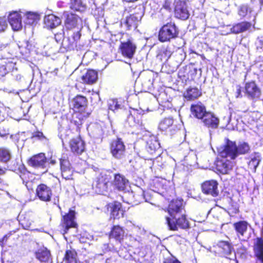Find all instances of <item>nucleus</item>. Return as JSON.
<instances>
[{
	"instance_id": "obj_1",
	"label": "nucleus",
	"mask_w": 263,
	"mask_h": 263,
	"mask_svg": "<svg viewBox=\"0 0 263 263\" xmlns=\"http://www.w3.org/2000/svg\"><path fill=\"white\" fill-rule=\"evenodd\" d=\"M178 34L177 27L174 23L163 25L159 32V40L162 42L169 41L176 37Z\"/></svg>"
},
{
	"instance_id": "obj_2",
	"label": "nucleus",
	"mask_w": 263,
	"mask_h": 263,
	"mask_svg": "<svg viewBox=\"0 0 263 263\" xmlns=\"http://www.w3.org/2000/svg\"><path fill=\"white\" fill-rule=\"evenodd\" d=\"M219 156L234 160L237 157V146L235 142L227 140L226 144L218 148Z\"/></svg>"
},
{
	"instance_id": "obj_3",
	"label": "nucleus",
	"mask_w": 263,
	"mask_h": 263,
	"mask_svg": "<svg viewBox=\"0 0 263 263\" xmlns=\"http://www.w3.org/2000/svg\"><path fill=\"white\" fill-rule=\"evenodd\" d=\"M166 222L169 229L171 230H177L178 228L186 229L189 227V223L183 213L180 214L175 218L166 217Z\"/></svg>"
},
{
	"instance_id": "obj_4",
	"label": "nucleus",
	"mask_w": 263,
	"mask_h": 263,
	"mask_svg": "<svg viewBox=\"0 0 263 263\" xmlns=\"http://www.w3.org/2000/svg\"><path fill=\"white\" fill-rule=\"evenodd\" d=\"M110 151L112 156L117 159H122L125 157V146L121 139L112 141Z\"/></svg>"
},
{
	"instance_id": "obj_5",
	"label": "nucleus",
	"mask_w": 263,
	"mask_h": 263,
	"mask_svg": "<svg viewBox=\"0 0 263 263\" xmlns=\"http://www.w3.org/2000/svg\"><path fill=\"white\" fill-rule=\"evenodd\" d=\"M111 179L109 175L101 173L97 178L93 186L98 194H104L107 191L108 184Z\"/></svg>"
},
{
	"instance_id": "obj_6",
	"label": "nucleus",
	"mask_w": 263,
	"mask_h": 263,
	"mask_svg": "<svg viewBox=\"0 0 263 263\" xmlns=\"http://www.w3.org/2000/svg\"><path fill=\"white\" fill-rule=\"evenodd\" d=\"M175 16L182 20H187L190 16L186 3L184 0H175Z\"/></svg>"
},
{
	"instance_id": "obj_7",
	"label": "nucleus",
	"mask_w": 263,
	"mask_h": 263,
	"mask_svg": "<svg viewBox=\"0 0 263 263\" xmlns=\"http://www.w3.org/2000/svg\"><path fill=\"white\" fill-rule=\"evenodd\" d=\"M137 46L131 40L122 42L119 47V50L122 55L128 59H132L136 52Z\"/></svg>"
},
{
	"instance_id": "obj_8",
	"label": "nucleus",
	"mask_w": 263,
	"mask_h": 263,
	"mask_svg": "<svg viewBox=\"0 0 263 263\" xmlns=\"http://www.w3.org/2000/svg\"><path fill=\"white\" fill-rule=\"evenodd\" d=\"M245 89L246 96L250 99L257 100L261 96V90L254 81L246 83Z\"/></svg>"
},
{
	"instance_id": "obj_9",
	"label": "nucleus",
	"mask_w": 263,
	"mask_h": 263,
	"mask_svg": "<svg viewBox=\"0 0 263 263\" xmlns=\"http://www.w3.org/2000/svg\"><path fill=\"white\" fill-rule=\"evenodd\" d=\"M63 16L65 18V25L68 29H72L82 24L81 18L77 15L65 11L63 13Z\"/></svg>"
},
{
	"instance_id": "obj_10",
	"label": "nucleus",
	"mask_w": 263,
	"mask_h": 263,
	"mask_svg": "<svg viewBox=\"0 0 263 263\" xmlns=\"http://www.w3.org/2000/svg\"><path fill=\"white\" fill-rule=\"evenodd\" d=\"M234 164L233 162L225 157L220 159L218 158L215 162L217 170L223 174L229 173L232 170Z\"/></svg>"
},
{
	"instance_id": "obj_11",
	"label": "nucleus",
	"mask_w": 263,
	"mask_h": 263,
	"mask_svg": "<svg viewBox=\"0 0 263 263\" xmlns=\"http://www.w3.org/2000/svg\"><path fill=\"white\" fill-rule=\"evenodd\" d=\"M218 182L215 180H209L203 182L202 184V191L206 195L216 197L218 195Z\"/></svg>"
},
{
	"instance_id": "obj_12",
	"label": "nucleus",
	"mask_w": 263,
	"mask_h": 263,
	"mask_svg": "<svg viewBox=\"0 0 263 263\" xmlns=\"http://www.w3.org/2000/svg\"><path fill=\"white\" fill-rule=\"evenodd\" d=\"M183 200L181 199L173 200L168 207L170 218H175L183 213Z\"/></svg>"
},
{
	"instance_id": "obj_13",
	"label": "nucleus",
	"mask_w": 263,
	"mask_h": 263,
	"mask_svg": "<svg viewBox=\"0 0 263 263\" xmlns=\"http://www.w3.org/2000/svg\"><path fill=\"white\" fill-rule=\"evenodd\" d=\"M8 21L13 30L18 31L22 28V16L20 12L13 11L8 16Z\"/></svg>"
},
{
	"instance_id": "obj_14",
	"label": "nucleus",
	"mask_w": 263,
	"mask_h": 263,
	"mask_svg": "<svg viewBox=\"0 0 263 263\" xmlns=\"http://www.w3.org/2000/svg\"><path fill=\"white\" fill-rule=\"evenodd\" d=\"M36 194L40 200L49 201L50 200L52 191L49 187L44 184H41L37 186Z\"/></svg>"
},
{
	"instance_id": "obj_15",
	"label": "nucleus",
	"mask_w": 263,
	"mask_h": 263,
	"mask_svg": "<svg viewBox=\"0 0 263 263\" xmlns=\"http://www.w3.org/2000/svg\"><path fill=\"white\" fill-rule=\"evenodd\" d=\"M77 226V224L75 221V212L74 211L70 210L67 215L63 217L64 234L67 233L70 228H76Z\"/></svg>"
},
{
	"instance_id": "obj_16",
	"label": "nucleus",
	"mask_w": 263,
	"mask_h": 263,
	"mask_svg": "<svg viewBox=\"0 0 263 263\" xmlns=\"http://www.w3.org/2000/svg\"><path fill=\"white\" fill-rule=\"evenodd\" d=\"M204 125L208 127L216 128L219 124V119L212 112L208 111L201 119Z\"/></svg>"
},
{
	"instance_id": "obj_17",
	"label": "nucleus",
	"mask_w": 263,
	"mask_h": 263,
	"mask_svg": "<svg viewBox=\"0 0 263 263\" xmlns=\"http://www.w3.org/2000/svg\"><path fill=\"white\" fill-rule=\"evenodd\" d=\"M98 79V72L92 69L87 70L81 77V82L89 85L93 84Z\"/></svg>"
},
{
	"instance_id": "obj_18",
	"label": "nucleus",
	"mask_w": 263,
	"mask_h": 263,
	"mask_svg": "<svg viewBox=\"0 0 263 263\" xmlns=\"http://www.w3.org/2000/svg\"><path fill=\"white\" fill-rule=\"evenodd\" d=\"M60 165L61 174L64 179H70L72 177L73 171L70 167V164L69 161L66 159H61L60 160Z\"/></svg>"
},
{
	"instance_id": "obj_19",
	"label": "nucleus",
	"mask_w": 263,
	"mask_h": 263,
	"mask_svg": "<svg viewBox=\"0 0 263 263\" xmlns=\"http://www.w3.org/2000/svg\"><path fill=\"white\" fill-rule=\"evenodd\" d=\"M191 111L192 115L199 119H202L208 111H206L204 105L201 102L192 105Z\"/></svg>"
},
{
	"instance_id": "obj_20",
	"label": "nucleus",
	"mask_w": 263,
	"mask_h": 263,
	"mask_svg": "<svg viewBox=\"0 0 263 263\" xmlns=\"http://www.w3.org/2000/svg\"><path fill=\"white\" fill-rule=\"evenodd\" d=\"M70 146L71 151L78 154H81L85 149L84 142L80 137L72 139Z\"/></svg>"
},
{
	"instance_id": "obj_21",
	"label": "nucleus",
	"mask_w": 263,
	"mask_h": 263,
	"mask_svg": "<svg viewBox=\"0 0 263 263\" xmlns=\"http://www.w3.org/2000/svg\"><path fill=\"white\" fill-rule=\"evenodd\" d=\"M108 209L110 211L111 217L119 218L123 216V211L121 209V204L120 202H115L108 205Z\"/></svg>"
},
{
	"instance_id": "obj_22",
	"label": "nucleus",
	"mask_w": 263,
	"mask_h": 263,
	"mask_svg": "<svg viewBox=\"0 0 263 263\" xmlns=\"http://www.w3.org/2000/svg\"><path fill=\"white\" fill-rule=\"evenodd\" d=\"M46 163V158L43 153L33 156L29 161V164L35 167L44 168Z\"/></svg>"
},
{
	"instance_id": "obj_23",
	"label": "nucleus",
	"mask_w": 263,
	"mask_h": 263,
	"mask_svg": "<svg viewBox=\"0 0 263 263\" xmlns=\"http://www.w3.org/2000/svg\"><path fill=\"white\" fill-rule=\"evenodd\" d=\"M250 159L248 163V166L253 172L255 173L257 167L261 161V155L258 152H254L250 155Z\"/></svg>"
},
{
	"instance_id": "obj_24",
	"label": "nucleus",
	"mask_w": 263,
	"mask_h": 263,
	"mask_svg": "<svg viewBox=\"0 0 263 263\" xmlns=\"http://www.w3.org/2000/svg\"><path fill=\"white\" fill-rule=\"evenodd\" d=\"M142 17V12L135 13L127 16L125 21V23L129 28L130 27L136 28Z\"/></svg>"
},
{
	"instance_id": "obj_25",
	"label": "nucleus",
	"mask_w": 263,
	"mask_h": 263,
	"mask_svg": "<svg viewBox=\"0 0 263 263\" xmlns=\"http://www.w3.org/2000/svg\"><path fill=\"white\" fill-rule=\"evenodd\" d=\"M114 184L119 191H125L128 186V180L120 174H116L114 177Z\"/></svg>"
},
{
	"instance_id": "obj_26",
	"label": "nucleus",
	"mask_w": 263,
	"mask_h": 263,
	"mask_svg": "<svg viewBox=\"0 0 263 263\" xmlns=\"http://www.w3.org/2000/svg\"><path fill=\"white\" fill-rule=\"evenodd\" d=\"M251 24L247 22H242L238 23L230 29V32L235 34H238L250 29L251 27Z\"/></svg>"
},
{
	"instance_id": "obj_27",
	"label": "nucleus",
	"mask_w": 263,
	"mask_h": 263,
	"mask_svg": "<svg viewBox=\"0 0 263 263\" xmlns=\"http://www.w3.org/2000/svg\"><path fill=\"white\" fill-rule=\"evenodd\" d=\"M72 103L74 109L78 111H81L85 109L87 104V100L84 97L78 96L73 99Z\"/></svg>"
},
{
	"instance_id": "obj_28",
	"label": "nucleus",
	"mask_w": 263,
	"mask_h": 263,
	"mask_svg": "<svg viewBox=\"0 0 263 263\" xmlns=\"http://www.w3.org/2000/svg\"><path fill=\"white\" fill-rule=\"evenodd\" d=\"M44 22L47 27L54 28L60 25L61 20L53 14H49L45 16Z\"/></svg>"
},
{
	"instance_id": "obj_29",
	"label": "nucleus",
	"mask_w": 263,
	"mask_h": 263,
	"mask_svg": "<svg viewBox=\"0 0 263 263\" xmlns=\"http://www.w3.org/2000/svg\"><path fill=\"white\" fill-rule=\"evenodd\" d=\"M254 252L257 259L263 263V240L261 239H257L254 246Z\"/></svg>"
},
{
	"instance_id": "obj_30",
	"label": "nucleus",
	"mask_w": 263,
	"mask_h": 263,
	"mask_svg": "<svg viewBox=\"0 0 263 263\" xmlns=\"http://www.w3.org/2000/svg\"><path fill=\"white\" fill-rule=\"evenodd\" d=\"M35 257L41 262H46L49 260L50 253L47 248L42 247L36 251Z\"/></svg>"
},
{
	"instance_id": "obj_31",
	"label": "nucleus",
	"mask_w": 263,
	"mask_h": 263,
	"mask_svg": "<svg viewBox=\"0 0 263 263\" xmlns=\"http://www.w3.org/2000/svg\"><path fill=\"white\" fill-rule=\"evenodd\" d=\"M87 130L89 134L95 138H98L103 134L102 127L98 124L95 123L90 125L88 127Z\"/></svg>"
},
{
	"instance_id": "obj_32",
	"label": "nucleus",
	"mask_w": 263,
	"mask_h": 263,
	"mask_svg": "<svg viewBox=\"0 0 263 263\" xmlns=\"http://www.w3.org/2000/svg\"><path fill=\"white\" fill-rule=\"evenodd\" d=\"M124 233L125 232L122 228L116 226L113 227L110 237L120 241L123 238Z\"/></svg>"
},
{
	"instance_id": "obj_33",
	"label": "nucleus",
	"mask_w": 263,
	"mask_h": 263,
	"mask_svg": "<svg viewBox=\"0 0 263 263\" xmlns=\"http://www.w3.org/2000/svg\"><path fill=\"white\" fill-rule=\"evenodd\" d=\"M201 95V92L197 88H190L184 93V97L189 101L197 99Z\"/></svg>"
},
{
	"instance_id": "obj_34",
	"label": "nucleus",
	"mask_w": 263,
	"mask_h": 263,
	"mask_svg": "<svg viewBox=\"0 0 263 263\" xmlns=\"http://www.w3.org/2000/svg\"><path fill=\"white\" fill-rule=\"evenodd\" d=\"M249 224L245 221H240L234 224V227L237 234L244 236L246 233Z\"/></svg>"
},
{
	"instance_id": "obj_35",
	"label": "nucleus",
	"mask_w": 263,
	"mask_h": 263,
	"mask_svg": "<svg viewBox=\"0 0 263 263\" xmlns=\"http://www.w3.org/2000/svg\"><path fill=\"white\" fill-rule=\"evenodd\" d=\"M26 18L25 22L26 24L33 25L37 23V21L40 20L39 15L34 12H28L25 14Z\"/></svg>"
},
{
	"instance_id": "obj_36",
	"label": "nucleus",
	"mask_w": 263,
	"mask_h": 263,
	"mask_svg": "<svg viewBox=\"0 0 263 263\" xmlns=\"http://www.w3.org/2000/svg\"><path fill=\"white\" fill-rule=\"evenodd\" d=\"M70 8L78 11H84L86 8V5L82 0H71Z\"/></svg>"
},
{
	"instance_id": "obj_37",
	"label": "nucleus",
	"mask_w": 263,
	"mask_h": 263,
	"mask_svg": "<svg viewBox=\"0 0 263 263\" xmlns=\"http://www.w3.org/2000/svg\"><path fill=\"white\" fill-rule=\"evenodd\" d=\"M217 246L222 250L223 253L225 255L231 254L233 249L228 241H220L218 242Z\"/></svg>"
},
{
	"instance_id": "obj_38",
	"label": "nucleus",
	"mask_w": 263,
	"mask_h": 263,
	"mask_svg": "<svg viewBox=\"0 0 263 263\" xmlns=\"http://www.w3.org/2000/svg\"><path fill=\"white\" fill-rule=\"evenodd\" d=\"M11 158L10 152L5 147H0V162H7Z\"/></svg>"
},
{
	"instance_id": "obj_39",
	"label": "nucleus",
	"mask_w": 263,
	"mask_h": 263,
	"mask_svg": "<svg viewBox=\"0 0 263 263\" xmlns=\"http://www.w3.org/2000/svg\"><path fill=\"white\" fill-rule=\"evenodd\" d=\"M159 143L155 139H152L148 140L147 142V151L151 153H153L156 150L159 148Z\"/></svg>"
},
{
	"instance_id": "obj_40",
	"label": "nucleus",
	"mask_w": 263,
	"mask_h": 263,
	"mask_svg": "<svg viewBox=\"0 0 263 263\" xmlns=\"http://www.w3.org/2000/svg\"><path fill=\"white\" fill-rule=\"evenodd\" d=\"M174 121L172 118H164L159 123V128L161 130H166L173 124Z\"/></svg>"
},
{
	"instance_id": "obj_41",
	"label": "nucleus",
	"mask_w": 263,
	"mask_h": 263,
	"mask_svg": "<svg viewBox=\"0 0 263 263\" xmlns=\"http://www.w3.org/2000/svg\"><path fill=\"white\" fill-rule=\"evenodd\" d=\"M15 64L11 61H9L6 65L0 66V76H4L6 73L13 69Z\"/></svg>"
},
{
	"instance_id": "obj_42",
	"label": "nucleus",
	"mask_w": 263,
	"mask_h": 263,
	"mask_svg": "<svg viewBox=\"0 0 263 263\" xmlns=\"http://www.w3.org/2000/svg\"><path fill=\"white\" fill-rule=\"evenodd\" d=\"M250 151V146L249 144L246 142L240 143L237 146V157L238 155L245 154Z\"/></svg>"
},
{
	"instance_id": "obj_43",
	"label": "nucleus",
	"mask_w": 263,
	"mask_h": 263,
	"mask_svg": "<svg viewBox=\"0 0 263 263\" xmlns=\"http://www.w3.org/2000/svg\"><path fill=\"white\" fill-rule=\"evenodd\" d=\"M64 258L66 263H76V253L73 251H67Z\"/></svg>"
},
{
	"instance_id": "obj_44",
	"label": "nucleus",
	"mask_w": 263,
	"mask_h": 263,
	"mask_svg": "<svg viewBox=\"0 0 263 263\" xmlns=\"http://www.w3.org/2000/svg\"><path fill=\"white\" fill-rule=\"evenodd\" d=\"M235 114H231L228 117H224V119L226 120L228 125H231L233 127L237 125L238 120L235 119Z\"/></svg>"
},
{
	"instance_id": "obj_45",
	"label": "nucleus",
	"mask_w": 263,
	"mask_h": 263,
	"mask_svg": "<svg viewBox=\"0 0 263 263\" xmlns=\"http://www.w3.org/2000/svg\"><path fill=\"white\" fill-rule=\"evenodd\" d=\"M109 109L115 111L121 108V105L119 103L117 100H110L108 101Z\"/></svg>"
},
{
	"instance_id": "obj_46",
	"label": "nucleus",
	"mask_w": 263,
	"mask_h": 263,
	"mask_svg": "<svg viewBox=\"0 0 263 263\" xmlns=\"http://www.w3.org/2000/svg\"><path fill=\"white\" fill-rule=\"evenodd\" d=\"M129 237V239L132 241L131 246L133 247L139 248L140 247V245L142 243V238L139 236H138V238H137V237H135L132 235H130Z\"/></svg>"
},
{
	"instance_id": "obj_47",
	"label": "nucleus",
	"mask_w": 263,
	"mask_h": 263,
	"mask_svg": "<svg viewBox=\"0 0 263 263\" xmlns=\"http://www.w3.org/2000/svg\"><path fill=\"white\" fill-rule=\"evenodd\" d=\"M21 178L23 181V183L25 184L27 181H29L31 180H32L34 177L33 174H31L29 172L24 173L20 176Z\"/></svg>"
},
{
	"instance_id": "obj_48",
	"label": "nucleus",
	"mask_w": 263,
	"mask_h": 263,
	"mask_svg": "<svg viewBox=\"0 0 263 263\" xmlns=\"http://www.w3.org/2000/svg\"><path fill=\"white\" fill-rule=\"evenodd\" d=\"M133 231L134 235H136L137 238H138V236L141 238V236L144 235L145 233V231L143 228H141L138 226L134 227Z\"/></svg>"
},
{
	"instance_id": "obj_49",
	"label": "nucleus",
	"mask_w": 263,
	"mask_h": 263,
	"mask_svg": "<svg viewBox=\"0 0 263 263\" xmlns=\"http://www.w3.org/2000/svg\"><path fill=\"white\" fill-rule=\"evenodd\" d=\"M249 8L246 5H243L240 7L239 10H238V14L242 17L245 16L248 11H249Z\"/></svg>"
},
{
	"instance_id": "obj_50",
	"label": "nucleus",
	"mask_w": 263,
	"mask_h": 263,
	"mask_svg": "<svg viewBox=\"0 0 263 263\" xmlns=\"http://www.w3.org/2000/svg\"><path fill=\"white\" fill-rule=\"evenodd\" d=\"M8 27L6 20L0 17V33L4 32Z\"/></svg>"
},
{
	"instance_id": "obj_51",
	"label": "nucleus",
	"mask_w": 263,
	"mask_h": 263,
	"mask_svg": "<svg viewBox=\"0 0 263 263\" xmlns=\"http://www.w3.org/2000/svg\"><path fill=\"white\" fill-rule=\"evenodd\" d=\"M162 52L161 56L164 60H167L171 55V51L167 48H164L162 50Z\"/></svg>"
},
{
	"instance_id": "obj_52",
	"label": "nucleus",
	"mask_w": 263,
	"mask_h": 263,
	"mask_svg": "<svg viewBox=\"0 0 263 263\" xmlns=\"http://www.w3.org/2000/svg\"><path fill=\"white\" fill-rule=\"evenodd\" d=\"M32 138H37L39 140H42L43 139H45V137L42 132H35L32 134Z\"/></svg>"
},
{
	"instance_id": "obj_53",
	"label": "nucleus",
	"mask_w": 263,
	"mask_h": 263,
	"mask_svg": "<svg viewBox=\"0 0 263 263\" xmlns=\"http://www.w3.org/2000/svg\"><path fill=\"white\" fill-rule=\"evenodd\" d=\"M256 45L258 50L260 49L263 50V36H260L258 38L256 42Z\"/></svg>"
},
{
	"instance_id": "obj_54",
	"label": "nucleus",
	"mask_w": 263,
	"mask_h": 263,
	"mask_svg": "<svg viewBox=\"0 0 263 263\" xmlns=\"http://www.w3.org/2000/svg\"><path fill=\"white\" fill-rule=\"evenodd\" d=\"M34 181L35 178H33L32 180H31L29 181H27L25 183L26 187L28 190H33Z\"/></svg>"
},
{
	"instance_id": "obj_55",
	"label": "nucleus",
	"mask_w": 263,
	"mask_h": 263,
	"mask_svg": "<svg viewBox=\"0 0 263 263\" xmlns=\"http://www.w3.org/2000/svg\"><path fill=\"white\" fill-rule=\"evenodd\" d=\"M164 263H181L178 260L176 259L174 257H170L166 258L165 261Z\"/></svg>"
},
{
	"instance_id": "obj_56",
	"label": "nucleus",
	"mask_w": 263,
	"mask_h": 263,
	"mask_svg": "<svg viewBox=\"0 0 263 263\" xmlns=\"http://www.w3.org/2000/svg\"><path fill=\"white\" fill-rule=\"evenodd\" d=\"M172 1L170 0H165L163 4V7L168 10H171Z\"/></svg>"
},
{
	"instance_id": "obj_57",
	"label": "nucleus",
	"mask_w": 263,
	"mask_h": 263,
	"mask_svg": "<svg viewBox=\"0 0 263 263\" xmlns=\"http://www.w3.org/2000/svg\"><path fill=\"white\" fill-rule=\"evenodd\" d=\"M54 38L57 42H60L63 38V33H58L55 34Z\"/></svg>"
},
{
	"instance_id": "obj_58",
	"label": "nucleus",
	"mask_w": 263,
	"mask_h": 263,
	"mask_svg": "<svg viewBox=\"0 0 263 263\" xmlns=\"http://www.w3.org/2000/svg\"><path fill=\"white\" fill-rule=\"evenodd\" d=\"M241 97H242V95H241V87L240 86L237 85L236 87V97L240 98Z\"/></svg>"
},
{
	"instance_id": "obj_59",
	"label": "nucleus",
	"mask_w": 263,
	"mask_h": 263,
	"mask_svg": "<svg viewBox=\"0 0 263 263\" xmlns=\"http://www.w3.org/2000/svg\"><path fill=\"white\" fill-rule=\"evenodd\" d=\"M8 237L7 235H5L1 239H0V245L1 247H4V242L7 240Z\"/></svg>"
},
{
	"instance_id": "obj_60",
	"label": "nucleus",
	"mask_w": 263,
	"mask_h": 263,
	"mask_svg": "<svg viewBox=\"0 0 263 263\" xmlns=\"http://www.w3.org/2000/svg\"><path fill=\"white\" fill-rule=\"evenodd\" d=\"M80 33H79V32H77L74 35V36H73V39L75 41L76 40H78L80 39Z\"/></svg>"
},
{
	"instance_id": "obj_61",
	"label": "nucleus",
	"mask_w": 263,
	"mask_h": 263,
	"mask_svg": "<svg viewBox=\"0 0 263 263\" xmlns=\"http://www.w3.org/2000/svg\"><path fill=\"white\" fill-rule=\"evenodd\" d=\"M138 0H122V1L124 2V3H135L137 1H138Z\"/></svg>"
},
{
	"instance_id": "obj_62",
	"label": "nucleus",
	"mask_w": 263,
	"mask_h": 263,
	"mask_svg": "<svg viewBox=\"0 0 263 263\" xmlns=\"http://www.w3.org/2000/svg\"><path fill=\"white\" fill-rule=\"evenodd\" d=\"M5 173V170L0 168V176Z\"/></svg>"
},
{
	"instance_id": "obj_63",
	"label": "nucleus",
	"mask_w": 263,
	"mask_h": 263,
	"mask_svg": "<svg viewBox=\"0 0 263 263\" xmlns=\"http://www.w3.org/2000/svg\"><path fill=\"white\" fill-rule=\"evenodd\" d=\"M261 4H263V0H259Z\"/></svg>"
},
{
	"instance_id": "obj_64",
	"label": "nucleus",
	"mask_w": 263,
	"mask_h": 263,
	"mask_svg": "<svg viewBox=\"0 0 263 263\" xmlns=\"http://www.w3.org/2000/svg\"><path fill=\"white\" fill-rule=\"evenodd\" d=\"M1 48H2V46H1V44L0 43V50H1Z\"/></svg>"
}]
</instances>
